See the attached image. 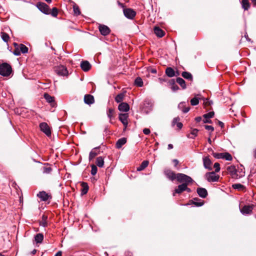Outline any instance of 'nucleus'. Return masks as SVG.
<instances>
[{
  "label": "nucleus",
  "mask_w": 256,
  "mask_h": 256,
  "mask_svg": "<svg viewBox=\"0 0 256 256\" xmlns=\"http://www.w3.org/2000/svg\"><path fill=\"white\" fill-rule=\"evenodd\" d=\"M52 16L56 17L58 14V9L56 8H52V10H50V14Z\"/></svg>",
  "instance_id": "44"
},
{
  "label": "nucleus",
  "mask_w": 256,
  "mask_h": 256,
  "mask_svg": "<svg viewBox=\"0 0 256 256\" xmlns=\"http://www.w3.org/2000/svg\"><path fill=\"white\" fill-rule=\"evenodd\" d=\"M176 82L182 86V89L186 88V82L182 78H176Z\"/></svg>",
  "instance_id": "30"
},
{
  "label": "nucleus",
  "mask_w": 256,
  "mask_h": 256,
  "mask_svg": "<svg viewBox=\"0 0 256 256\" xmlns=\"http://www.w3.org/2000/svg\"><path fill=\"white\" fill-rule=\"evenodd\" d=\"M232 187L234 189H236L240 190H242L244 188V186L240 184H232Z\"/></svg>",
  "instance_id": "38"
},
{
  "label": "nucleus",
  "mask_w": 256,
  "mask_h": 256,
  "mask_svg": "<svg viewBox=\"0 0 256 256\" xmlns=\"http://www.w3.org/2000/svg\"><path fill=\"white\" fill-rule=\"evenodd\" d=\"M180 120V118L178 117L174 118L172 122V125L174 126L175 124H176V123L178 122Z\"/></svg>",
  "instance_id": "53"
},
{
  "label": "nucleus",
  "mask_w": 256,
  "mask_h": 256,
  "mask_svg": "<svg viewBox=\"0 0 256 256\" xmlns=\"http://www.w3.org/2000/svg\"><path fill=\"white\" fill-rule=\"evenodd\" d=\"M44 98L46 99L47 102L50 104V105L54 107L56 106V102H54V96H52L48 94H44Z\"/></svg>",
  "instance_id": "17"
},
{
  "label": "nucleus",
  "mask_w": 256,
  "mask_h": 256,
  "mask_svg": "<svg viewBox=\"0 0 256 256\" xmlns=\"http://www.w3.org/2000/svg\"><path fill=\"white\" fill-rule=\"evenodd\" d=\"M37 8L38 9L46 14H50V10L48 6L44 2H38L37 4Z\"/></svg>",
  "instance_id": "4"
},
{
  "label": "nucleus",
  "mask_w": 256,
  "mask_h": 256,
  "mask_svg": "<svg viewBox=\"0 0 256 256\" xmlns=\"http://www.w3.org/2000/svg\"><path fill=\"white\" fill-rule=\"evenodd\" d=\"M200 99V98L194 97L190 100V104L194 106L198 105L199 103Z\"/></svg>",
  "instance_id": "41"
},
{
  "label": "nucleus",
  "mask_w": 256,
  "mask_h": 256,
  "mask_svg": "<svg viewBox=\"0 0 256 256\" xmlns=\"http://www.w3.org/2000/svg\"><path fill=\"white\" fill-rule=\"evenodd\" d=\"M56 73L60 76H65L68 74L66 68L64 66H59L54 68Z\"/></svg>",
  "instance_id": "5"
},
{
  "label": "nucleus",
  "mask_w": 256,
  "mask_h": 256,
  "mask_svg": "<svg viewBox=\"0 0 256 256\" xmlns=\"http://www.w3.org/2000/svg\"><path fill=\"white\" fill-rule=\"evenodd\" d=\"M195 120L198 122H200L202 120V118L200 116L196 117Z\"/></svg>",
  "instance_id": "61"
},
{
  "label": "nucleus",
  "mask_w": 256,
  "mask_h": 256,
  "mask_svg": "<svg viewBox=\"0 0 256 256\" xmlns=\"http://www.w3.org/2000/svg\"><path fill=\"white\" fill-rule=\"evenodd\" d=\"M143 132L146 134V135H148V134H149L150 132V130L148 129V128H144V130H143Z\"/></svg>",
  "instance_id": "55"
},
{
  "label": "nucleus",
  "mask_w": 256,
  "mask_h": 256,
  "mask_svg": "<svg viewBox=\"0 0 256 256\" xmlns=\"http://www.w3.org/2000/svg\"><path fill=\"white\" fill-rule=\"evenodd\" d=\"M165 72L166 76L170 78H172L176 76L174 70L170 67L167 68Z\"/></svg>",
  "instance_id": "22"
},
{
  "label": "nucleus",
  "mask_w": 256,
  "mask_h": 256,
  "mask_svg": "<svg viewBox=\"0 0 256 256\" xmlns=\"http://www.w3.org/2000/svg\"><path fill=\"white\" fill-rule=\"evenodd\" d=\"M62 256V252L61 251H58L54 256Z\"/></svg>",
  "instance_id": "64"
},
{
  "label": "nucleus",
  "mask_w": 256,
  "mask_h": 256,
  "mask_svg": "<svg viewBox=\"0 0 256 256\" xmlns=\"http://www.w3.org/2000/svg\"><path fill=\"white\" fill-rule=\"evenodd\" d=\"M203 100L204 105L206 106H208V104L209 100L206 98H204Z\"/></svg>",
  "instance_id": "57"
},
{
  "label": "nucleus",
  "mask_w": 256,
  "mask_h": 256,
  "mask_svg": "<svg viewBox=\"0 0 256 256\" xmlns=\"http://www.w3.org/2000/svg\"><path fill=\"white\" fill-rule=\"evenodd\" d=\"M98 29L100 34L103 36H107L110 32L108 26L103 24H100Z\"/></svg>",
  "instance_id": "11"
},
{
  "label": "nucleus",
  "mask_w": 256,
  "mask_h": 256,
  "mask_svg": "<svg viewBox=\"0 0 256 256\" xmlns=\"http://www.w3.org/2000/svg\"><path fill=\"white\" fill-rule=\"evenodd\" d=\"M73 10H74V14L78 16V15L80 14V12L78 6L77 5H76V4L74 5Z\"/></svg>",
  "instance_id": "43"
},
{
  "label": "nucleus",
  "mask_w": 256,
  "mask_h": 256,
  "mask_svg": "<svg viewBox=\"0 0 256 256\" xmlns=\"http://www.w3.org/2000/svg\"><path fill=\"white\" fill-rule=\"evenodd\" d=\"M198 132V130L194 128L192 130L190 134L188 135V137L190 138H194L197 136Z\"/></svg>",
  "instance_id": "34"
},
{
  "label": "nucleus",
  "mask_w": 256,
  "mask_h": 256,
  "mask_svg": "<svg viewBox=\"0 0 256 256\" xmlns=\"http://www.w3.org/2000/svg\"><path fill=\"white\" fill-rule=\"evenodd\" d=\"M242 8L244 10H248L250 7V4L248 0H242Z\"/></svg>",
  "instance_id": "32"
},
{
  "label": "nucleus",
  "mask_w": 256,
  "mask_h": 256,
  "mask_svg": "<svg viewBox=\"0 0 256 256\" xmlns=\"http://www.w3.org/2000/svg\"><path fill=\"white\" fill-rule=\"evenodd\" d=\"M224 153H216L214 152L212 154L213 156L216 158H222Z\"/></svg>",
  "instance_id": "49"
},
{
  "label": "nucleus",
  "mask_w": 256,
  "mask_h": 256,
  "mask_svg": "<svg viewBox=\"0 0 256 256\" xmlns=\"http://www.w3.org/2000/svg\"><path fill=\"white\" fill-rule=\"evenodd\" d=\"M253 208L250 206H244L240 208L241 213L243 214H248L251 213Z\"/></svg>",
  "instance_id": "15"
},
{
  "label": "nucleus",
  "mask_w": 256,
  "mask_h": 256,
  "mask_svg": "<svg viewBox=\"0 0 256 256\" xmlns=\"http://www.w3.org/2000/svg\"><path fill=\"white\" fill-rule=\"evenodd\" d=\"M204 166L205 168L208 169L210 170H212V168L211 166L212 162L209 158L208 156L204 157L202 158Z\"/></svg>",
  "instance_id": "12"
},
{
  "label": "nucleus",
  "mask_w": 256,
  "mask_h": 256,
  "mask_svg": "<svg viewBox=\"0 0 256 256\" xmlns=\"http://www.w3.org/2000/svg\"><path fill=\"white\" fill-rule=\"evenodd\" d=\"M170 84L172 85V89L174 92H176L179 89L178 86L175 84V81L174 80H171L170 81Z\"/></svg>",
  "instance_id": "39"
},
{
  "label": "nucleus",
  "mask_w": 256,
  "mask_h": 256,
  "mask_svg": "<svg viewBox=\"0 0 256 256\" xmlns=\"http://www.w3.org/2000/svg\"><path fill=\"white\" fill-rule=\"evenodd\" d=\"M52 170L50 167H44L42 168V172L44 174H50Z\"/></svg>",
  "instance_id": "47"
},
{
  "label": "nucleus",
  "mask_w": 256,
  "mask_h": 256,
  "mask_svg": "<svg viewBox=\"0 0 256 256\" xmlns=\"http://www.w3.org/2000/svg\"><path fill=\"white\" fill-rule=\"evenodd\" d=\"M214 167L215 168V172H218L220 170V166L218 162L214 163Z\"/></svg>",
  "instance_id": "51"
},
{
  "label": "nucleus",
  "mask_w": 256,
  "mask_h": 256,
  "mask_svg": "<svg viewBox=\"0 0 256 256\" xmlns=\"http://www.w3.org/2000/svg\"><path fill=\"white\" fill-rule=\"evenodd\" d=\"M179 109L181 110L184 113H186L189 110L190 108L189 107H185V102H182L179 104L178 106Z\"/></svg>",
  "instance_id": "24"
},
{
  "label": "nucleus",
  "mask_w": 256,
  "mask_h": 256,
  "mask_svg": "<svg viewBox=\"0 0 256 256\" xmlns=\"http://www.w3.org/2000/svg\"><path fill=\"white\" fill-rule=\"evenodd\" d=\"M227 170L230 173L231 175L234 176L236 174V170L234 166H230L227 168Z\"/></svg>",
  "instance_id": "36"
},
{
  "label": "nucleus",
  "mask_w": 256,
  "mask_h": 256,
  "mask_svg": "<svg viewBox=\"0 0 256 256\" xmlns=\"http://www.w3.org/2000/svg\"><path fill=\"white\" fill-rule=\"evenodd\" d=\"M135 84L138 86L141 87L143 86V82L142 79L138 77L136 78L134 81Z\"/></svg>",
  "instance_id": "40"
},
{
  "label": "nucleus",
  "mask_w": 256,
  "mask_h": 256,
  "mask_svg": "<svg viewBox=\"0 0 256 256\" xmlns=\"http://www.w3.org/2000/svg\"><path fill=\"white\" fill-rule=\"evenodd\" d=\"M84 102L87 104H91L94 103V98L92 95L86 94L84 96Z\"/></svg>",
  "instance_id": "18"
},
{
  "label": "nucleus",
  "mask_w": 256,
  "mask_h": 256,
  "mask_svg": "<svg viewBox=\"0 0 256 256\" xmlns=\"http://www.w3.org/2000/svg\"><path fill=\"white\" fill-rule=\"evenodd\" d=\"M120 111L122 112H127L130 110V106L126 102H121L118 106Z\"/></svg>",
  "instance_id": "16"
},
{
  "label": "nucleus",
  "mask_w": 256,
  "mask_h": 256,
  "mask_svg": "<svg viewBox=\"0 0 256 256\" xmlns=\"http://www.w3.org/2000/svg\"><path fill=\"white\" fill-rule=\"evenodd\" d=\"M12 71L10 66L7 63H3L0 65V74L6 76L10 75Z\"/></svg>",
  "instance_id": "2"
},
{
  "label": "nucleus",
  "mask_w": 256,
  "mask_h": 256,
  "mask_svg": "<svg viewBox=\"0 0 256 256\" xmlns=\"http://www.w3.org/2000/svg\"><path fill=\"white\" fill-rule=\"evenodd\" d=\"M148 160H144L143 161L141 164L137 168V170L138 171H142L144 170L145 168H146L148 165Z\"/></svg>",
  "instance_id": "26"
},
{
  "label": "nucleus",
  "mask_w": 256,
  "mask_h": 256,
  "mask_svg": "<svg viewBox=\"0 0 256 256\" xmlns=\"http://www.w3.org/2000/svg\"><path fill=\"white\" fill-rule=\"evenodd\" d=\"M154 34L159 38H162L164 35V32L159 27H155L154 28Z\"/></svg>",
  "instance_id": "21"
},
{
  "label": "nucleus",
  "mask_w": 256,
  "mask_h": 256,
  "mask_svg": "<svg viewBox=\"0 0 256 256\" xmlns=\"http://www.w3.org/2000/svg\"><path fill=\"white\" fill-rule=\"evenodd\" d=\"M44 240V236L42 234H38L34 236V240L37 243H42Z\"/></svg>",
  "instance_id": "27"
},
{
  "label": "nucleus",
  "mask_w": 256,
  "mask_h": 256,
  "mask_svg": "<svg viewBox=\"0 0 256 256\" xmlns=\"http://www.w3.org/2000/svg\"><path fill=\"white\" fill-rule=\"evenodd\" d=\"M81 186H82V195L86 194L88 192V186L87 183L84 182H82L81 184Z\"/></svg>",
  "instance_id": "25"
},
{
  "label": "nucleus",
  "mask_w": 256,
  "mask_h": 256,
  "mask_svg": "<svg viewBox=\"0 0 256 256\" xmlns=\"http://www.w3.org/2000/svg\"><path fill=\"white\" fill-rule=\"evenodd\" d=\"M20 53L26 54L28 52V48L23 44H20L19 46Z\"/></svg>",
  "instance_id": "37"
},
{
  "label": "nucleus",
  "mask_w": 256,
  "mask_h": 256,
  "mask_svg": "<svg viewBox=\"0 0 256 256\" xmlns=\"http://www.w3.org/2000/svg\"><path fill=\"white\" fill-rule=\"evenodd\" d=\"M13 54L15 56H17L20 55L21 53H20V48L19 47L16 48L14 50L13 52Z\"/></svg>",
  "instance_id": "50"
},
{
  "label": "nucleus",
  "mask_w": 256,
  "mask_h": 256,
  "mask_svg": "<svg viewBox=\"0 0 256 256\" xmlns=\"http://www.w3.org/2000/svg\"><path fill=\"white\" fill-rule=\"evenodd\" d=\"M124 16L129 19H133L136 15V12L132 8H124L123 10Z\"/></svg>",
  "instance_id": "6"
},
{
  "label": "nucleus",
  "mask_w": 256,
  "mask_h": 256,
  "mask_svg": "<svg viewBox=\"0 0 256 256\" xmlns=\"http://www.w3.org/2000/svg\"><path fill=\"white\" fill-rule=\"evenodd\" d=\"M222 158L225 159L226 160H232V156H231L230 154L228 152H225V153H224Z\"/></svg>",
  "instance_id": "42"
},
{
  "label": "nucleus",
  "mask_w": 256,
  "mask_h": 256,
  "mask_svg": "<svg viewBox=\"0 0 256 256\" xmlns=\"http://www.w3.org/2000/svg\"><path fill=\"white\" fill-rule=\"evenodd\" d=\"M174 146H173V145L172 144H168V150H171L172 148H173Z\"/></svg>",
  "instance_id": "63"
},
{
  "label": "nucleus",
  "mask_w": 256,
  "mask_h": 256,
  "mask_svg": "<svg viewBox=\"0 0 256 256\" xmlns=\"http://www.w3.org/2000/svg\"><path fill=\"white\" fill-rule=\"evenodd\" d=\"M172 161L174 164V166H176L178 164V160L176 159H174Z\"/></svg>",
  "instance_id": "62"
},
{
  "label": "nucleus",
  "mask_w": 256,
  "mask_h": 256,
  "mask_svg": "<svg viewBox=\"0 0 256 256\" xmlns=\"http://www.w3.org/2000/svg\"><path fill=\"white\" fill-rule=\"evenodd\" d=\"M48 217L45 215H42V220L40 222V225L44 227L47 226V220Z\"/></svg>",
  "instance_id": "31"
},
{
  "label": "nucleus",
  "mask_w": 256,
  "mask_h": 256,
  "mask_svg": "<svg viewBox=\"0 0 256 256\" xmlns=\"http://www.w3.org/2000/svg\"><path fill=\"white\" fill-rule=\"evenodd\" d=\"M1 38L4 42H8L10 39V36L8 34L4 32H1Z\"/></svg>",
  "instance_id": "35"
},
{
  "label": "nucleus",
  "mask_w": 256,
  "mask_h": 256,
  "mask_svg": "<svg viewBox=\"0 0 256 256\" xmlns=\"http://www.w3.org/2000/svg\"><path fill=\"white\" fill-rule=\"evenodd\" d=\"M40 130L44 132L47 136H51V130L48 124L46 122H42L40 124Z\"/></svg>",
  "instance_id": "7"
},
{
  "label": "nucleus",
  "mask_w": 256,
  "mask_h": 256,
  "mask_svg": "<svg viewBox=\"0 0 256 256\" xmlns=\"http://www.w3.org/2000/svg\"><path fill=\"white\" fill-rule=\"evenodd\" d=\"M148 72H151L152 74H156V70L154 68H148Z\"/></svg>",
  "instance_id": "56"
},
{
  "label": "nucleus",
  "mask_w": 256,
  "mask_h": 256,
  "mask_svg": "<svg viewBox=\"0 0 256 256\" xmlns=\"http://www.w3.org/2000/svg\"><path fill=\"white\" fill-rule=\"evenodd\" d=\"M96 166L100 168H102L104 165V160L102 157L99 156L97 158L96 161Z\"/></svg>",
  "instance_id": "28"
},
{
  "label": "nucleus",
  "mask_w": 256,
  "mask_h": 256,
  "mask_svg": "<svg viewBox=\"0 0 256 256\" xmlns=\"http://www.w3.org/2000/svg\"><path fill=\"white\" fill-rule=\"evenodd\" d=\"M204 128L206 130H210L211 132H213L214 130V128L212 126L205 125Z\"/></svg>",
  "instance_id": "52"
},
{
  "label": "nucleus",
  "mask_w": 256,
  "mask_h": 256,
  "mask_svg": "<svg viewBox=\"0 0 256 256\" xmlns=\"http://www.w3.org/2000/svg\"><path fill=\"white\" fill-rule=\"evenodd\" d=\"M128 114H120L118 116L119 120L122 122L124 126L125 127V128L127 127L128 125Z\"/></svg>",
  "instance_id": "8"
},
{
  "label": "nucleus",
  "mask_w": 256,
  "mask_h": 256,
  "mask_svg": "<svg viewBox=\"0 0 256 256\" xmlns=\"http://www.w3.org/2000/svg\"><path fill=\"white\" fill-rule=\"evenodd\" d=\"M38 197L41 200L46 202L48 200L52 198L50 195L48 194L44 191H42L39 192L37 194Z\"/></svg>",
  "instance_id": "9"
},
{
  "label": "nucleus",
  "mask_w": 256,
  "mask_h": 256,
  "mask_svg": "<svg viewBox=\"0 0 256 256\" xmlns=\"http://www.w3.org/2000/svg\"><path fill=\"white\" fill-rule=\"evenodd\" d=\"M214 112H210L206 114H204L203 116L204 118H210L214 116Z\"/></svg>",
  "instance_id": "45"
},
{
  "label": "nucleus",
  "mask_w": 256,
  "mask_h": 256,
  "mask_svg": "<svg viewBox=\"0 0 256 256\" xmlns=\"http://www.w3.org/2000/svg\"><path fill=\"white\" fill-rule=\"evenodd\" d=\"M182 76L183 78H186V80H192V74L190 72H182Z\"/></svg>",
  "instance_id": "29"
},
{
  "label": "nucleus",
  "mask_w": 256,
  "mask_h": 256,
  "mask_svg": "<svg viewBox=\"0 0 256 256\" xmlns=\"http://www.w3.org/2000/svg\"><path fill=\"white\" fill-rule=\"evenodd\" d=\"M164 173L166 177L171 180H174L175 179H176L177 174H176L175 173L169 169H166L164 171Z\"/></svg>",
  "instance_id": "10"
},
{
  "label": "nucleus",
  "mask_w": 256,
  "mask_h": 256,
  "mask_svg": "<svg viewBox=\"0 0 256 256\" xmlns=\"http://www.w3.org/2000/svg\"><path fill=\"white\" fill-rule=\"evenodd\" d=\"M158 80L160 84H162L164 82H166V80L163 78H159Z\"/></svg>",
  "instance_id": "59"
},
{
  "label": "nucleus",
  "mask_w": 256,
  "mask_h": 256,
  "mask_svg": "<svg viewBox=\"0 0 256 256\" xmlns=\"http://www.w3.org/2000/svg\"><path fill=\"white\" fill-rule=\"evenodd\" d=\"M82 69L84 72H88L91 68V65L88 61H82L80 64Z\"/></svg>",
  "instance_id": "19"
},
{
  "label": "nucleus",
  "mask_w": 256,
  "mask_h": 256,
  "mask_svg": "<svg viewBox=\"0 0 256 256\" xmlns=\"http://www.w3.org/2000/svg\"><path fill=\"white\" fill-rule=\"evenodd\" d=\"M197 193L202 198H206L208 196V192L204 188H200L197 189Z\"/></svg>",
  "instance_id": "20"
},
{
  "label": "nucleus",
  "mask_w": 256,
  "mask_h": 256,
  "mask_svg": "<svg viewBox=\"0 0 256 256\" xmlns=\"http://www.w3.org/2000/svg\"><path fill=\"white\" fill-rule=\"evenodd\" d=\"M176 125L179 130L181 129L183 126L182 124L180 122H177Z\"/></svg>",
  "instance_id": "58"
},
{
  "label": "nucleus",
  "mask_w": 256,
  "mask_h": 256,
  "mask_svg": "<svg viewBox=\"0 0 256 256\" xmlns=\"http://www.w3.org/2000/svg\"><path fill=\"white\" fill-rule=\"evenodd\" d=\"M208 118H204L203 122L204 123H210L211 122L210 120H208Z\"/></svg>",
  "instance_id": "60"
},
{
  "label": "nucleus",
  "mask_w": 256,
  "mask_h": 256,
  "mask_svg": "<svg viewBox=\"0 0 256 256\" xmlns=\"http://www.w3.org/2000/svg\"><path fill=\"white\" fill-rule=\"evenodd\" d=\"M126 142V139L124 138H121L116 142V148H120Z\"/></svg>",
  "instance_id": "23"
},
{
  "label": "nucleus",
  "mask_w": 256,
  "mask_h": 256,
  "mask_svg": "<svg viewBox=\"0 0 256 256\" xmlns=\"http://www.w3.org/2000/svg\"><path fill=\"white\" fill-rule=\"evenodd\" d=\"M176 180L179 182H186L184 191H186L188 192H191L190 188L188 187V186L193 181L190 176L184 174L178 173L177 174Z\"/></svg>",
  "instance_id": "1"
},
{
  "label": "nucleus",
  "mask_w": 256,
  "mask_h": 256,
  "mask_svg": "<svg viewBox=\"0 0 256 256\" xmlns=\"http://www.w3.org/2000/svg\"><path fill=\"white\" fill-rule=\"evenodd\" d=\"M193 204L197 206H200L204 204L203 202H194Z\"/></svg>",
  "instance_id": "54"
},
{
  "label": "nucleus",
  "mask_w": 256,
  "mask_h": 256,
  "mask_svg": "<svg viewBox=\"0 0 256 256\" xmlns=\"http://www.w3.org/2000/svg\"><path fill=\"white\" fill-rule=\"evenodd\" d=\"M124 94L122 93H120L118 94L115 98V101L117 103L121 102L124 98Z\"/></svg>",
  "instance_id": "33"
},
{
  "label": "nucleus",
  "mask_w": 256,
  "mask_h": 256,
  "mask_svg": "<svg viewBox=\"0 0 256 256\" xmlns=\"http://www.w3.org/2000/svg\"><path fill=\"white\" fill-rule=\"evenodd\" d=\"M114 110L112 108H108V112H107V115L108 116L110 119H111L112 117L113 112H114Z\"/></svg>",
  "instance_id": "48"
},
{
  "label": "nucleus",
  "mask_w": 256,
  "mask_h": 256,
  "mask_svg": "<svg viewBox=\"0 0 256 256\" xmlns=\"http://www.w3.org/2000/svg\"><path fill=\"white\" fill-rule=\"evenodd\" d=\"M220 176L218 174H216L215 172H208L205 174V178L208 182H216L218 180Z\"/></svg>",
  "instance_id": "3"
},
{
  "label": "nucleus",
  "mask_w": 256,
  "mask_h": 256,
  "mask_svg": "<svg viewBox=\"0 0 256 256\" xmlns=\"http://www.w3.org/2000/svg\"><path fill=\"white\" fill-rule=\"evenodd\" d=\"M180 183L182 184L178 185V187L174 190L173 192V196H175L176 194H180L184 191L186 182H181Z\"/></svg>",
  "instance_id": "13"
},
{
  "label": "nucleus",
  "mask_w": 256,
  "mask_h": 256,
  "mask_svg": "<svg viewBox=\"0 0 256 256\" xmlns=\"http://www.w3.org/2000/svg\"><path fill=\"white\" fill-rule=\"evenodd\" d=\"M99 147H96L94 148L90 152L89 154V160L90 161L94 158L100 154Z\"/></svg>",
  "instance_id": "14"
},
{
  "label": "nucleus",
  "mask_w": 256,
  "mask_h": 256,
  "mask_svg": "<svg viewBox=\"0 0 256 256\" xmlns=\"http://www.w3.org/2000/svg\"><path fill=\"white\" fill-rule=\"evenodd\" d=\"M97 167L96 166L93 164L92 166L91 174L92 176H94L97 172Z\"/></svg>",
  "instance_id": "46"
}]
</instances>
